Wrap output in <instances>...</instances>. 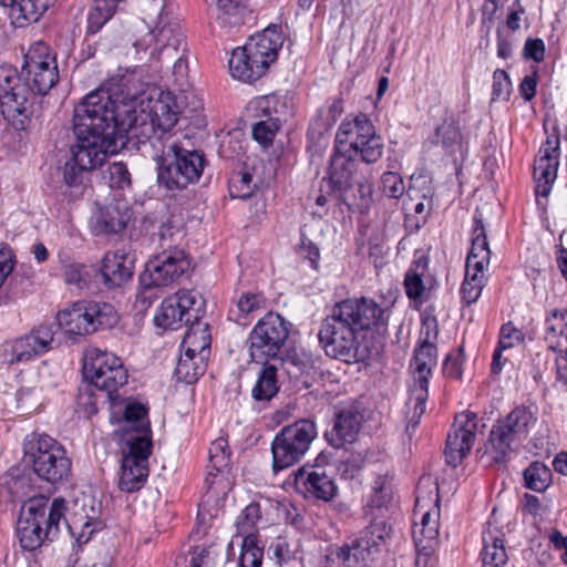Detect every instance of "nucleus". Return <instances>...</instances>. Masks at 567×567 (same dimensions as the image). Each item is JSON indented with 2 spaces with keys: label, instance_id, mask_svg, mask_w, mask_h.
<instances>
[{
  "label": "nucleus",
  "instance_id": "1",
  "mask_svg": "<svg viewBox=\"0 0 567 567\" xmlns=\"http://www.w3.org/2000/svg\"><path fill=\"white\" fill-rule=\"evenodd\" d=\"M391 309L372 298H348L337 302L322 320L318 338L324 353L344 363L363 362L370 358L362 343V333L385 330Z\"/></svg>",
  "mask_w": 567,
  "mask_h": 567
},
{
  "label": "nucleus",
  "instance_id": "2",
  "mask_svg": "<svg viewBox=\"0 0 567 567\" xmlns=\"http://www.w3.org/2000/svg\"><path fill=\"white\" fill-rule=\"evenodd\" d=\"M73 131L78 142L71 148L72 158L89 171L100 167L127 141L112 112V96L103 90L89 93L75 106Z\"/></svg>",
  "mask_w": 567,
  "mask_h": 567
},
{
  "label": "nucleus",
  "instance_id": "3",
  "mask_svg": "<svg viewBox=\"0 0 567 567\" xmlns=\"http://www.w3.org/2000/svg\"><path fill=\"white\" fill-rule=\"evenodd\" d=\"M55 58L48 45L37 43L24 55L21 73L10 66H0V111L9 121L28 116L35 95H45L58 82Z\"/></svg>",
  "mask_w": 567,
  "mask_h": 567
},
{
  "label": "nucleus",
  "instance_id": "4",
  "mask_svg": "<svg viewBox=\"0 0 567 567\" xmlns=\"http://www.w3.org/2000/svg\"><path fill=\"white\" fill-rule=\"evenodd\" d=\"M112 112L125 136L132 133L145 151L154 150V141L173 142L172 131L177 124L181 107L171 92L142 93L121 101L112 99Z\"/></svg>",
  "mask_w": 567,
  "mask_h": 567
},
{
  "label": "nucleus",
  "instance_id": "5",
  "mask_svg": "<svg viewBox=\"0 0 567 567\" xmlns=\"http://www.w3.org/2000/svg\"><path fill=\"white\" fill-rule=\"evenodd\" d=\"M133 47L138 61L146 63L153 72H158L164 58L173 59L181 50L173 75L183 86L188 75L185 59L186 43L181 27L165 10L163 3L153 0L144 10V16L134 27Z\"/></svg>",
  "mask_w": 567,
  "mask_h": 567
},
{
  "label": "nucleus",
  "instance_id": "6",
  "mask_svg": "<svg viewBox=\"0 0 567 567\" xmlns=\"http://www.w3.org/2000/svg\"><path fill=\"white\" fill-rule=\"evenodd\" d=\"M145 153L157 165L158 183L167 189H184L198 182L206 161L198 151L183 148L177 142L154 141V150Z\"/></svg>",
  "mask_w": 567,
  "mask_h": 567
},
{
  "label": "nucleus",
  "instance_id": "7",
  "mask_svg": "<svg viewBox=\"0 0 567 567\" xmlns=\"http://www.w3.org/2000/svg\"><path fill=\"white\" fill-rule=\"evenodd\" d=\"M65 509L63 498H54L50 505L43 497L30 499L22 508L17 523L21 547L34 550L45 539L52 540L59 532V524L64 517Z\"/></svg>",
  "mask_w": 567,
  "mask_h": 567
},
{
  "label": "nucleus",
  "instance_id": "8",
  "mask_svg": "<svg viewBox=\"0 0 567 567\" xmlns=\"http://www.w3.org/2000/svg\"><path fill=\"white\" fill-rule=\"evenodd\" d=\"M536 422L534 412L526 406H516L492 427L484 444L481 460L486 466L507 462L526 439Z\"/></svg>",
  "mask_w": 567,
  "mask_h": 567
},
{
  "label": "nucleus",
  "instance_id": "9",
  "mask_svg": "<svg viewBox=\"0 0 567 567\" xmlns=\"http://www.w3.org/2000/svg\"><path fill=\"white\" fill-rule=\"evenodd\" d=\"M23 451L41 480L55 484L69 477L71 460L63 445L52 436L32 432L23 440Z\"/></svg>",
  "mask_w": 567,
  "mask_h": 567
},
{
  "label": "nucleus",
  "instance_id": "10",
  "mask_svg": "<svg viewBox=\"0 0 567 567\" xmlns=\"http://www.w3.org/2000/svg\"><path fill=\"white\" fill-rule=\"evenodd\" d=\"M334 150L359 156L362 162L372 164L382 157L384 145L371 120L361 113L340 124L336 135Z\"/></svg>",
  "mask_w": 567,
  "mask_h": 567
},
{
  "label": "nucleus",
  "instance_id": "11",
  "mask_svg": "<svg viewBox=\"0 0 567 567\" xmlns=\"http://www.w3.org/2000/svg\"><path fill=\"white\" fill-rule=\"evenodd\" d=\"M56 320L68 334L86 336L100 329L113 328L118 316L110 303L81 300L59 311Z\"/></svg>",
  "mask_w": 567,
  "mask_h": 567
},
{
  "label": "nucleus",
  "instance_id": "12",
  "mask_svg": "<svg viewBox=\"0 0 567 567\" xmlns=\"http://www.w3.org/2000/svg\"><path fill=\"white\" fill-rule=\"evenodd\" d=\"M317 437L316 423L308 419L284 426L271 443L272 468H288L301 460Z\"/></svg>",
  "mask_w": 567,
  "mask_h": 567
},
{
  "label": "nucleus",
  "instance_id": "13",
  "mask_svg": "<svg viewBox=\"0 0 567 567\" xmlns=\"http://www.w3.org/2000/svg\"><path fill=\"white\" fill-rule=\"evenodd\" d=\"M436 354L435 343H421L414 351L410 363L413 382L409 385L406 401L408 427H415L425 413L429 398V379L432 374V368L436 363Z\"/></svg>",
  "mask_w": 567,
  "mask_h": 567
},
{
  "label": "nucleus",
  "instance_id": "14",
  "mask_svg": "<svg viewBox=\"0 0 567 567\" xmlns=\"http://www.w3.org/2000/svg\"><path fill=\"white\" fill-rule=\"evenodd\" d=\"M289 337V323L278 313L269 312L254 327L249 336L252 361L266 364L284 353Z\"/></svg>",
  "mask_w": 567,
  "mask_h": 567
},
{
  "label": "nucleus",
  "instance_id": "15",
  "mask_svg": "<svg viewBox=\"0 0 567 567\" xmlns=\"http://www.w3.org/2000/svg\"><path fill=\"white\" fill-rule=\"evenodd\" d=\"M83 372L96 389L107 393L111 401L115 400L116 391L127 382V372L121 359L94 347L85 351Z\"/></svg>",
  "mask_w": 567,
  "mask_h": 567
},
{
  "label": "nucleus",
  "instance_id": "16",
  "mask_svg": "<svg viewBox=\"0 0 567 567\" xmlns=\"http://www.w3.org/2000/svg\"><path fill=\"white\" fill-rule=\"evenodd\" d=\"M390 535L391 526L382 518H374L350 543L338 549L337 557L347 567L372 560L381 551Z\"/></svg>",
  "mask_w": 567,
  "mask_h": 567
},
{
  "label": "nucleus",
  "instance_id": "17",
  "mask_svg": "<svg viewBox=\"0 0 567 567\" xmlns=\"http://www.w3.org/2000/svg\"><path fill=\"white\" fill-rule=\"evenodd\" d=\"M204 312V300L195 290L183 289L166 297L158 308L154 322L163 329L176 330L183 323L197 320Z\"/></svg>",
  "mask_w": 567,
  "mask_h": 567
},
{
  "label": "nucleus",
  "instance_id": "18",
  "mask_svg": "<svg viewBox=\"0 0 567 567\" xmlns=\"http://www.w3.org/2000/svg\"><path fill=\"white\" fill-rule=\"evenodd\" d=\"M295 487L310 502H332L339 494L333 473L317 457L313 464H305L295 474Z\"/></svg>",
  "mask_w": 567,
  "mask_h": 567
},
{
  "label": "nucleus",
  "instance_id": "19",
  "mask_svg": "<svg viewBox=\"0 0 567 567\" xmlns=\"http://www.w3.org/2000/svg\"><path fill=\"white\" fill-rule=\"evenodd\" d=\"M190 267V261L181 249H165L150 259L141 275L146 287H167L176 282Z\"/></svg>",
  "mask_w": 567,
  "mask_h": 567
},
{
  "label": "nucleus",
  "instance_id": "20",
  "mask_svg": "<svg viewBox=\"0 0 567 567\" xmlns=\"http://www.w3.org/2000/svg\"><path fill=\"white\" fill-rule=\"evenodd\" d=\"M123 445L118 487L123 492L133 493L141 489L148 477L152 441L140 440Z\"/></svg>",
  "mask_w": 567,
  "mask_h": 567
},
{
  "label": "nucleus",
  "instance_id": "21",
  "mask_svg": "<svg viewBox=\"0 0 567 567\" xmlns=\"http://www.w3.org/2000/svg\"><path fill=\"white\" fill-rule=\"evenodd\" d=\"M477 429L478 419L474 412L456 414L445 445V457L450 465L455 467L467 456L475 443Z\"/></svg>",
  "mask_w": 567,
  "mask_h": 567
},
{
  "label": "nucleus",
  "instance_id": "22",
  "mask_svg": "<svg viewBox=\"0 0 567 567\" xmlns=\"http://www.w3.org/2000/svg\"><path fill=\"white\" fill-rule=\"evenodd\" d=\"M545 342L555 352L556 380L567 388V310H553L545 320Z\"/></svg>",
  "mask_w": 567,
  "mask_h": 567
},
{
  "label": "nucleus",
  "instance_id": "23",
  "mask_svg": "<svg viewBox=\"0 0 567 567\" xmlns=\"http://www.w3.org/2000/svg\"><path fill=\"white\" fill-rule=\"evenodd\" d=\"M560 138L557 134L548 135L540 146L534 164L535 192L537 196L547 197L557 177L559 165Z\"/></svg>",
  "mask_w": 567,
  "mask_h": 567
},
{
  "label": "nucleus",
  "instance_id": "24",
  "mask_svg": "<svg viewBox=\"0 0 567 567\" xmlns=\"http://www.w3.org/2000/svg\"><path fill=\"white\" fill-rule=\"evenodd\" d=\"M54 331L51 324H41L29 334L17 339L11 347L10 363L27 362L52 348Z\"/></svg>",
  "mask_w": 567,
  "mask_h": 567
},
{
  "label": "nucleus",
  "instance_id": "25",
  "mask_svg": "<svg viewBox=\"0 0 567 567\" xmlns=\"http://www.w3.org/2000/svg\"><path fill=\"white\" fill-rule=\"evenodd\" d=\"M134 260L123 249L109 251L104 255L101 267V275L109 288L125 285L133 276Z\"/></svg>",
  "mask_w": 567,
  "mask_h": 567
},
{
  "label": "nucleus",
  "instance_id": "26",
  "mask_svg": "<svg viewBox=\"0 0 567 567\" xmlns=\"http://www.w3.org/2000/svg\"><path fill=\"white\" fill-rule=\"evenodd\" d=\"M357 157L334 150L328 172L329 185L334 192L344 193L354 186L359 177Z\"/></svg>",
  "mask_w": 567,
  "mask_h": 567
},
{
  "label": "nucleus",
  "instance_id": "27",
  "mask_svg": "<svg viewBox=\"0 0 567 567\" xmlns=\"http://www.w3.org/2000/svg\"><path fill=\"white\" fill-rule=\"evenodd\" d=\"M362 420V413L354 406L340 410L331 432L327 433L329 443L337 449L352 443L361 429Z\"/></svg>",
  "mask_w": 567,
  "mask_h": 567
},
{
  "label": "nucleus",
  "instance_id": "28",
  "mask_svg": "<svg viewBox=\"0 0 567 567\" xmlns=\"http://www.w3.org/2000/svg\"><path fill=\"white\" fill-rule=\"evenodd\" d=\"M123 443H136L140 440L152 441L147 409L138 402H128L124 408L122 425Z\"/></svg>",
  "mask_w": 567,
  "mask_h": 567
},
{
  "label": "nucleus",
  "instance_id": "29",
  "mask_svg": "<svg viewBox=\"0 0 567 567\" xmlns=\"http://www.w3.org/2000/svg\"><path fill=\"white\" fill-rule=\"evenodd\" d=\"M435 499V504L437 503ZM436 507V505L434 506ZM424 506L420 497L416 498L415 514L421 513V523L414 524L412 529L413 539L420 550L432 549L433 543L439 537V509L423 511Z\"/></svg>",
  "mask_w": 567,
  "mask_h": 567
},
{
  "label": "nucleus",
  "instance_id": "30",
  "mask_svg": "<svg viewBox=\"0 0 567 567\" xmlns=\"http://www.w3.org/2000/svg\"><path fill=\"white\" fill-rule=\"evenodd\" d=\"M277 103L278 96L275 94L264 96L258 101L259 109L267 118L252 125V137L265 147L272 143L280 127L279 118L272 116V112L278 113Z\"/></svg>",
  "mask_w": 567,
  "mask_h": 567
},
{
  "label": "nucleus",
  "instance_id": "31",
  "mask_svg": "<svg viewBox=\"0 0 567 567\" xmlns=\"http://www.w3.org/2000/svg\"><path fill=\"white\" fill-rule=\"evenodd\" d=\"M0 4L9 9L12 23L22 28L38 22L48 10L50 0H0Z\"/></svg>",
  "mask_w": 567,
  "mask_h": 567
},
{
  "label": "nucleus",
  "instance_id": "32",
  "mask_svg": "<svg viewBox=\"0 0 567 567\" xmlns=\"http://www.w3.org/2000/svg\"><path fill=\"white\" fill-rule=\"evenodd\" d=\"M462 133L453 118H444L427 137L431 147H441L444 154L452 155L462 147Z\"/></svg>",
  "mask_w": 567,
  "mask_h": 567
},
{
  "label": "nucleus",
  "instance_id": "33",
  "mask_svg": "<svg viewBox=\"0 0 567 567\" xmlns=\"http://www.w3.org/2000/svg\"><path fill=\"white\" fill-rule=\"evenodd\" d=\"M189 323L190 327L182 341L183 352L209 358L212 338L208 323L202 322L199 318Z\"/></svg>",
  "mask_w": 567,
  "mask_h": 567
},
{
  "label": "nucleus",
  "instance_id": "34",
  "mask_svg": "<svg viewBox=\"0 0 567 567\" xmlns=\"http://www.w3.org/2000/svg\"><path fill=\"white\" fill-rule=\"evenodd\" d=\"M482 567H504L508 560L505 542L497 530L487 529L483 533L481 550Z\"/></svg>",
  "mask_w": 567,
  "mask_h": 567
},
{
  "label": "nucleus",
  "instance_id": "35",
  "mask_svg": "<svg viewBox=\"0 0 567 567\" xmlns=\"http://www.w3.org/2000/svg\"><path fill=\"white\" fill-rule=\"evenodd\" d=\"M474 227L472 229L471 250L467 255L466 261L474 266H488L491 259V250L486 229L483 224L482 215L478 210L474 214Z\"/></svg>",
  "mask_w": 567,
  "mask_h": 567
},
{
  "label": "nucleus",
  "instance_id": "36",
  "mask_svg": "<svg viewBox=\"0 0 567 567\" xmlns=\"http://www.w3.org/2000/svg\"><path fill=\"white\" fill-rule=\"evenodd\" d=\"M278 365V370L287 373L290 378L298 379L303 374H309L313 369L311 358L305 352L296 350L285 351L272 361Z\"/></svg>",
  "mask_w": 567,
  "mask_h": 567
},
{
  "label": "nucleus",
  "instance_id": "37",
  "mask_svg": "<svg viewBox=\"0 0 567 567\" xmlns=\"http://www.w3.org/2000/svg\"><path fill=\"white\" fill-rule=\"evenodd\" d=\"M207 360L208 358L198 354L183 352L175 369L177 380L187 384L196 382L205 373Z\"/></svg>",
  "mask_w": 567,
  "mask_h": 567
},
{
  "label": "nucleus",
  "instance_id": "38",
  "mask_svg": "<svg viewBox=\"0 0 567 567\" xmlns=\"http://www.w3.org/2000/svg\"><path fill=\"white\" fill-rule=\"evenodd\" d=\"M247 44L260 51L272 63L282 45V37L276 27L266 28L261 33L250 37Z\"/></svg>",
  "mask_w": 567,
  "mask_h": 567
},
{
  "label": "nucleus",
  "instance_id": "39",
  "mask_svg": "<svg viewBox=\"0 0 567 567\" xmlns=\"http://www.w3.org/2000/svg\"><path fill=\"white\" fill-rule=\"evenodd\" d=\"M128 219L127 210L110 204L97 212L96 226L101 231L117 234L126 227Z\"/></svg>",
  "mask_w": 567,
  "mask_h": 567
},
{
  "label": "nucleus",
  "instance_id": "40",
  "mask_svg": "<svg viewBox=\"0 0 567 567\" xmlns=\"http://www.w3.org/2000/svg\"><path fill=\"white\" fill-rule=\"evenodd\" d=\"M257 383L252 388V398L258 401H268L278 392L277 371L278 365H275L272 361L264 364Z\"/></svg>",
  "mask_w": 567,
  "mask_h": 567
},
{
  "label": "nucleus",
  "instance_id": "41",
  "mask_svg": "<svg viewBox=\"0 0 567 567\" xmlns=\"http://www.w3.org/2000/svg\"><path fill=\"white\" fill-rule=\"evenodd\" d=\"M427 272V259L419 257L405 274L404 287L410 299H419L425 290L423 277Z\"/></svg>",
  "mask_w": 567,
  "mask_h": 567
},
{
  "label": "nucleus",
  "instance_id": "42",
  "mask_svg": "<svg viewBox=\"0 0 567 567\" xmlns=\"http://www.w3.org/2000/svg\"><path fill=\"white\" fill-rule=\"evenodd\" d=\"M258 543L257 534H248L244 537L238 561L239 567H261L264 546H259Z\"/></svg>",
  "mask_w": 567,
  "mask_h": 567
},
{
  "label": "nucleus",
  "instance_id": "43",
  "mask_svg": "<svg viewBox=\"0 0 567 567\" xmlns=\"http://www.w3.org/2000/svg\"><path fill=\"white\" fill-rule=\"evenodd\" d=\"M217 19L224 25H238L244 22L246 7L240 0H216Z\"/></svg>",
  "mask_w": 567,
  "mask_h": 567
},
{
  "label": "nucleus",
  "instance_id": "44",
  "mask_svg": "<svg viewBox=\"0 0 567 567\" xmlns=\"http://www.w3.org/2000/svg\"><path fill=\"white\" fill-rule=\"evenodd\" d=\"M524 480L527 488L544 492L551 482V472L545 464L533 462L524 471Z\"/></svg>",
  "mask_w": 567,
  "mask_h": 567
},
{
  "label": "nucleus",
  "instance_id": "45",
  "mask_svg": "<svg viewBox=\"0 0 567 567\" xmlns=\"http://www.w3.org/2000/svg\"><path fill=\"white\" fill-rule=\"evenodd\" d=\"M393 498L391 478L388 475H380L373 483L372 494L369 497L368 506L371 508H386Z\"/></svg>",
  "mask_w": 567,
  "mask_h": 567
},
{
  "label": "nucleus",
  "instance_id": "46",
  "mask_svg": "<svg viewBox=\"0 0 567 567\" xmlns=\"http://www.w3.org/2000/svg\"><path fill=\"white\" fill-rule=\"evenodd\" d=\"M66 525L79 545L86 544L93 533L100 527L99 525L91 524L85 515H72L70 520H66Z\"/></svg>",
  "mask_w": 567,
  "mask_h": 567
},
{
  "label": "nucleus",
  "instance_id": "47",
  "mask_svg": "<svg viewBox=\"0 0 567 567\" xmlns=\"http://www.w3.org/2000/svg\"><path fill=\"white\" fill-rule=\"evenodd\" d=\"M17 401L22 411L27 413L37 411L43 402L42 388L37 384L32 386H22L17 393Z\"/></svg>",
  "mask_w": 567,
  "mask_h": 567
},
{
  "label": "nucleus",
  "instance_id": "48",
  "mask_svg": "<svg viewBox=\"0 0 567 567\" xmlns=\"http://www.w3.org/2000/svg\"><path fill=\"white\" fill-rule=\"evenodd\" d=\"M205 484L207 486V494L215 498L226 496L227 493L231 489V484L224 470H215V472H208L205 478Z\"/></svg>",
  "mask_w": 567,
  "mask_h": 567
},
{
  "label": "nucleus",
  "instance_id": "49",
  "mask_svg": "<svg viewBox=\"0 0 567 567\" xmlns=\"http://www.w3.org/2000/svg\"><path fill=\"white\" fill-rule=\"evenodd\" d=\"M244 59L250 60V62H252L255 65V72H262L264 74L271 64L268 59L260 53V51L256 50L247 43L241 48L235 49V63L237 66L239 63H243L241 61H244Z\"/></svg>",
  "mask_w": 567,
  "mask_h": 567
},
{
  "label": "nucleus",
  "instance_id": "50",
  "mask_svg": "<svg viewBox=\"0 0 567 567\" xmlns=\"http://www.w3.org/2000/svg\"><path fill=\"white\" fill-rule=\"evenodd\" d=\"M92 269L82 264H70L64 267L63 276L68 285L75 286L78 289H83L89 286L91 281Z\"/></svg>",
  "mask_w": 567,
  "mask_h": 567
},
{
  "label": "nucleus",
  "instance_id": "51",
  "mask_svg": "<svg viewBox=\"0 0 567 567\" xmlns=\"http://www.w3.org/2000/svg\"><path fill=\"white\" fill-rule=\"evenodd\" d=\"M260 518V507L257 503L247 505L237 517L236 527L238 534L248 535L255 534L254 529Z\"/></svg>",
  "mask_w": 567,
  "mask_h": 567
},
{
  "label": "nucleus",
  "instance_id": "52",
  "mask_svg": "<svg viewBox=\"0 0 567 567\" xmlns=\"http://www.w3.org/2000/svg\"><path fill=\"white\" fill-rule=\"evenodd\" d=\"M262 298L256 293H244L236 302L235 309H230V315L234 316L235 321L240 322L249 313L258 310L261 307Z\"/></svg>",
  "mask_w": 567,
  "mask_h": 567
},
{
  "label": "nucleus",
  "instance_id": "53",
  "mask_svg": "<svg viewBox=\"0 0 567 567\" xmlns=\"http://www.w3.org/2000/svg\"><path fill=\"white\" fill-rule=\"evenodd\" d=\"M255 190L252 176L248 172L234 175L229 181V194L234 198H248Z\"/></svg>",
  "mask_w": 567,
  "mask_h": 567
},
{
  "label": "nucleus",
  "instance_id": "54",
  "mask_svg": "<svg viewBox=\"0 0 567 567\" xmlns=\"http://www.w3.org/2000/svg\"><path fill=\"white\" fill-rule=\"evenodd\" d=\"M237 66L235 63V50L229 59V71L233 78L238 79L243 82L251 83L264 75L262 72H255V65L250 60L244 59Z\"/></svg>",
  "mask_w": 567,
  "mask_h": 567
},
{
  "label": "nucleus",
  "instance_id": "55",
  "mask_svg": "<svg viewBox=\"0 0 567 567\" xmlns=\"http://www.w3.org/2000/svg\"><path fill=\"white\" fill-rule=\"evenodd\" d=\"M101 505L92 496H83L74 503L72 515H85L91 524L101 526Z\"/></svg>",
  "mask_w": 567,
  "mask_h": 567
},
{
  "label": "nucleus",
  "instance_id": "56",
  "mask_svg": "<svg viewBox=\"0 0 567 567\" xmlns=\"http://www.w3.org/2000/svg\"><path fill=\"white\" fill-rule=\"evenodd\" d=\"M512 92V82L507 72L497 69L493 73L492 101H507Z\"/></svg>",
  "mask_w": 567,
  "mask_h": 567
},
{
  "label": "nucleus",
  "instance_id": "57",
  "mask_svg": "<svg viewBox=\"0 0 567 567\" xmlns=\"http://www.w3.org/2000/svg\"><path fill=\"white\" fill-rule=\"evenodd\" d=\"M227 441L219 437L209 447V463L213 470H224L229 462L230 453L227 451Z\"/></svg>",
  "mask_w": 567,
  "mask_h": 567
},
{
  "label": "nucleus",
  "instance_id": "58",
  "mask_svg": "<svg viewBox=\"0 0 567 567\" xmlns=\"http://www.w3.org/2000/svg\"><path fill=\"white\" fill-rule=\"evenodd\" d=\"M107 173L111 188L124 189L131 185V174L124 163H112L107 168Z\"/></svg>",
  "mask_w": 567,
  "mask_h": 567
},
{
  "label": "nucleus",
  "instance_id": "59",
  "mask_svg": "<svg viewBox=\"0 0 567 567\" xmlns=\"http://www.w3.org/2000/svg\"><path fill=\"white\" fill-rule=\"evenodd\" d=\"M382 192L390 198H399L404 194L405 186L400 174L385 172L381 178Z\"/></svg>",
  "mask_w": 567,
  "mask_h": 567
},
{
  "label": "nucleus",
  "instance_id": "60",
  "mask_svg": "<svg viewBox=\"0 0 567 567\" xmlns=\"http://www.w3.org/2000/svg\"><path fill=\"white\" fill-rule=\"evenodd\" d=\"M524 341V333L515 328L511 322L505 323L501 328L498 346L502 349H511Z\"/></svg>",
  "mask_w": 567,
  "mask_h": 567
},
{
  "label": "nucleus",
  "instance_id": "61",
  "mask_svg": "<svg viewBox=\"0 0 567 567\" xmlns=\"http://www.w3.org/2000/svg\"><path fill=\"white\" fill-rule=\"evenodd\" d=\"M89 172L87 168L80 167L73 158L66 162L63 168V179L66 186L78 187L82 185L83 174Z\"/></svg>",
  "mask_w": 567,
  "mask_h": 567
},
{
  "label": "nucleus",
  "instance_id": "62",
  "mask_svg": "<svg viewBox=\"0 0 567 567\" xmlns=\"http://www.w3.org/2000/svg\"><path fill=\"white\" fill-rule=\"evenodd\" d=\"M14 264V255L9 246H0V288L3 286L9 275L13 271Z\"/></svg>",
  "mask_w": 567,
  "mask_h": 567
},
{
  "label": "nucleus",
  "instance_id": "63",
  "mask_svg": "<svg viewBox=\"0 0 567 567\" xmlns=\"http://www.w3.org/2000/svg\"><path fill=\"white\" fill-rule=\"evenodd\" d=\"M462 349L456 354H450L444 362V373L452 379H461L462 377Z\"/></svg>",
  "mask_w": 567,
  "mask_h": 567
},
{
  "label": "nucleus",
  "instance_id": "64",
  "mask_svg": "<svg viewBox=\"0 0 567 567\" xmlns=\"http://www.w3.org/2000/svg\"><path fill=\"white\" fill-rule=\"evenodd\" d=\"M485 284H477L474 281L464 280L461 287L462 299L466 305H472L477 301Z\"/></svg>",
  "mask_w": 567,
  "mask_h": 567
}]
</instances>
